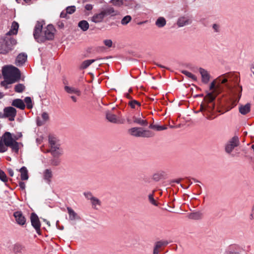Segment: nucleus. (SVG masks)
I'll return each instance as SVG.
<instances>
[{"label":"nucleus","mask_w":254,"mask_h":254,"mask_svg":"<svg viewBox=\"0 0 254 254\" xmlns=\"http://www.w3.org/2000/svg\"><path fill=\"white\" fill-rule=\"evenodd\" d=\"M8 147H10L12 151L16 153L18 152L19 143L12 138L10 132H5L0 140V152L3 153L6 151Z\"/></svg>","instance_id":"20e7f679"},{"label":"nucleus","mask_w":254,"mask_h":254,"mask_svg":"<svg viewBox=\"0 0 254 254\" xmlns=\"http://www.w3.org/2000/svg\"><path fill=\"white\" fill-rule=\"evenodd\" d=\"M128 133L132 136L139 137H151L154 135V133L149 130H145L140 127H134L129 129Z\"/></svg>","instance_id":"423d86ee"},{"label":"nucleus","mask_w":254,"mask_h":254,"mask_svg":"<svg viewBox=\"0 0 254 254\" xmlns=\"http://www.w3.org/2000/svg\"><path fill=\"white\" fill-rule=\"evenodd\" d=\"M68 213L69 214V218L70 220L73 221L75 219H79L80 217L77 213L70 207H67Z\"/></svg>","instance_id":"393cba45"},{"label":"nucleus","mask_w":254,"mask_h":254,"mask_svg":"<svg viewBox=\"0 0 254 254\" xmlns=\"http://www.w3.org/2000/svg\"><path fill=\"white\" fill-rule=\"evenodd\" d=\"M202 214L200 212H195L189 214V219L193 220H199L202 218Z\"/></svg>","instance_id":"c85d7f7f"},{"label":"nucleus","mask_w":254,"mask_h":254,"mask_svg":"<svg viewBox=\"0 0 254 254\" xmlns=\"http://www.w3.org/2000/svg\"><path fill=\"white\" fill-rule=\"evenodd\" d=\"M27 59L26 54L22 53L19 54L16 57L15 64L18 66L23 65Z\"/></svg>","instance_id":"dca6fc26"},{"label":"nucleus","mask_w":254,"mask_h":254,"mask_svg":"<svg viewBox=\"0 0 254 254\" xmlns=\"http://www.w3.org/2000/svg\"><path fill=\"white\" fill-rule=\"evenodd\" d=\"M17 2L18 3H21L22 4H25L24 2H23V0H16Z\"/></svg>","instance_id":"e2e57ef3"},{"label":"nucleus","mask_w":254,"mask_h":254,"mask_svg":"<svg viewBox=\"0 0 254 254\" xmlns=\"http://www.w3.org/2000/svg\"><path fill=\"white\" fill-rule=\"evenodd\" d=\"M67 13H66V12H64V11H62L61 13V14H60V16L61 17H62V18H65L66 16V14Z\"/></svg>","instance_id":"4d7b16f0"},{"label":"nucleus","mask_w":254,"mask_h":254,"mask_svg":"<svg viewBox=\"0 0 254 254\" xmlns=\"http://www.w3.org/2000/svg\"><path fill=\"white\" fill-rule=\"evenodd\" d=\"M64 90L66 92L69 94H75L77 96H80L81 93L80 91L77 88L73 87H69L65 86L64 87Z\"/></svg>","instance_id":"5701e85b"},{"label":"nucleus","mask_w":254,"mask_h":254,"mask_svg":"<svg viewBox=\"0 0 254 254\" xmlns=\"http://www.w3.org/2000/svg\"><path fill=\"white\" fill-rule=\"evenodd\" d=\"M43 24L38 21L35 26L33 35L35 39L38 43H44L46 40H52L54 39L56 29L51 25H48L42 30Z\"/></svg>","instance_id":"f03ea898"},{"label":"nucleus","mask_w":254,"mask_h":254,"mask_svg":"<svg viewBox=\"0 0 254 254\" xmlns=\"http://www.w3.org/2000/svg\"><path fill=\"white\" fill-rule=\"evenodd\" d=\"M24 102L26 104V107L28 109H31L33 107V103L31 98L29 97H26L24 99Z\"/></svg>","instance_id":"e433bc0d"},{"label":"nucleus","mask_w":254,"mask_h":254,"mask_svg":"<svg viewBox=\"0 0 254 254\" xmlns=\"http://www.w3.org/2000/svg\"><path fill=\"white\" fill-rule=\"evenodd\" d=\"M66 13L68 14H72L75 11V6H68L66 8Z\"/></svg>","instance_id":"a18cd8bd"},{"label":"nucleus","mask_w":254,"mask_h":254,"mask_svg":"<svg viewBox=\"0 0 254 254\" xmlns=\"http://www.w3.org/2000/svg\"><path fill=\"white\" fill-rule=\"evenodd\" d=\"M127 121L129 124L134 123L142 126H146L148 124L147 120L145 119L142 114H136L130 116L127 118Z\"/></svg>","instance_id":"6e6552de"},{"label":"nucleus","mask_w":254,"mask_h":254,"mask_svg":"<svg viewBox=\"0 0 254 254\" xmlns=\"http://www.w3.org/2000/svg\"><path fill=\"white\" fill-rule=\"evenodd\" d=\"M12 105L20 110H24L25 108V104L22 100L16 99L13 101Z\"/></svg>","instance_id":"412c9836"},{"label":"nucleus","mask_w":254,"mask_h":254,"mask_svg":"<svg viewBox=\"0 0 254 254\" xmlns=\"http://www.w3.org/2000/svg\"><path fill=\"white\" fill-rule=\"evenodd\" d=\"M239 79L238 75L233 73H226L221 75L214 79L210 84L208 93L204 98L207 102V108L213 109L214 104L213 101L219 92L226 90L232 98V107L227 111L231 110L237 105L241 96L242 87L239 84Z\"/></svg>","instance_id":"f257e3e1"},{"label":"nucleus","mask_w":254,"mask_h":254,"mask_svg":"<svg viewBox=\"0 0 254 254\" xmlns=\"http://www.w3.org/2000/svg\"><path fill=\"white\" fill-rule=\"evenodd\" d=\"M90 202L92 207L95 209H98L101 204V201L96 197L92 198Z\"/></svg>","instance_id":"7c9ffc66"},{"label":"nucleus","mask_w":254,"mask_h":254,"mask_svg":"<svg viewBox=\"0 0 254 254\" xmlns=\"http://www.w3.org/2000/svg\"><path fill=\"white\" fill-rule=\"evenodd\" d=\"M106 118L108 122L114 124H122L125 122V118L118 112L116 114L115 112H106Z\"/></svg>","instance_id":"0eeeda50"},{"label":"nucleus","mask_w":254,"mask_h":254,"mask_svg":"<svg viewBox=\"0 0 254 254\" xmlns=\"http://www.w3.org/2000/svg\"><path fill=\"white\" fill-rule=\"evenodd\" d=\"M0 180L2 182L6 183L7 182V178L5 173L0 169Z\"/></svg>","instance_id":"c03bdc74"},{"label":"nucleus","mask_w":254,"mask_h":254,"mask_svg":"<svg viewBox=\"0 0 254 254\" xmlns=\"http://www.w3.org/2000/svg\"><path fill=\"white\" fill-rule=\"evenodd\" d=\"M85 8L87 10H91L93 8V6L90 4H87L85 6Z\"/></svg>","instance_id":"5fc2aeb1"},{"label":"nucleus","mask_w":254,"mask_h":254,"mask_svg":"<svg viewBox=\"0 0 254 254\" xmlns=\"http://www.w3.org/2000/svg\"><path fill=\"white\" fill-rule=\"evenodd\" d=\"M19 25L17 22L13 21L11 25L10 30L6 33V36H9L11 35H15L17 34Z\"/></svg>","instance_id":"6ab92c4d"},{"label":"nucleus","mask_w":254,"mask_h":254,"mask_svg":"<svg viewBox=\"0 0 254 254\" xmlns=\"http://www.w3.org/2000/svg\"><path fill=\"white\" fill-rule=\"evenodd\" d=\"M129 105L130 107L136 110H140V103L136 100H132L129 102Z\"/></svg>","instance_id":"473e14b6"},{"label":"nucleus","mask_w":254,"mask_h":254,"mask_svg":"<svg viewBox=\"0 0 254 254\" xmlns=\"http://www.w3.org/2000/svg\"><path fill=\"white\" fill-rule=\"evenodd\" d=\"M70 98L71 99H72V100L74 102H75L77 101V97L76 96H74V95H71L70 96Z\"/></svg>","instance_id":"bf43d9fd"},{"label":"nucleus","mask_w":254,"mask_h":254,"mask_svg":"<svg viewBox=\"0 0 254 254\" xmlns=\"http://www.w3.org/2000/svg\"><path fill=\"white\" fill-rule=\"evenodd\" d=\"M110 3L117 7H122L124 3V0H111Z\"/></svg>","instance_id":"f704fd0d"},{"label":"nucleus","mask_w":254,"mask_h":254,"mask_svg":"<svg viewBox=\"0 0 254 254\" xmlns=\"http://www.w3.org/2000/svg\"><path fill=\"white\" fill-rule=\"evenodd\" d=\"M212 28L214 31L218 32L219 29V26L217 24H214L212 26Z\"/></svg>","instance_id":"864d4df0"},{"label":"nucleus","mask_w":254,"mask_h":254,"mask_svg":"<svg viewBox=\"0 0 254 254\" xmlns=\"http://www.w3.org/2000/svg\"><path fill=\"white\" fill-rule=\"evenodd\" d=\"M149 128L155 129L157 131H160L162 130H165L167 129V127L166 126H159L157 125H150L149 126Z\"/></svg>","instance_id":"58836bf2"},{"label":"nucleus","mask_w":254,"mask_h":254,"mask_svg":"<svg viewBox=\"0 0 254 254\" xmlns=\"http://www.w3.org/2000/svg\"><path fill=\"white\" fill-rule=\"evenodd\" d=\"M31 0H23L25 3H29Z\"/></svg>","instance_id":"0e129e2a"},{"label":"nucleus","mask_w":254,"mask_h":254,"mask_svg":"<svg viewBox=\"0 0 254 254\" xmlns=\"http://www.w3.org/2000/svg\"><path fill=\"white\" fill-rule=\"evenodd\" d=\"M2 75L4 80L0 85L7 88V85L11 84L18 81L20 78V71L18 68L13 65H7L2 68Z\"/></svg>","instance_id":"7ed1b4c3"},{"label":"nucleus","mask_w":254,"mask_h":254,"mask_svg":"<svg viewBox=\"0 0 254 254\" xmlns=\"http://www.w3.org/2000/svg\"><path fill=\"white\" fill-rule=\"evenodd\" d=\"M203 117L207 120H213L215 119L217 115L215 112H201Z\"/></svg>","instance_id":"2f4dec72"},{"label":"nucleus","mask_w":254,"mask_h":254,"mask_svg":"<svg viewBox=\"0 0 254 254\" xmlns=\"http://www.w3.org/2000/svg\"><path fill=\"white\" fill-rule=\"evenodd\" d=\"M131 16L126 15L122 19L121 23L123 25H126L131 21Z\"/></svg>","instance_id":"4c0bfd02"},{"label":"nucleus","mask_w":254,"mask_h":254,"mask_svg":"<svg viewBox=\"0 0 254 254\" xmlns=\"http://www.w3.org/2000/svg\"><path fill=\"white\" fill-rule=\"evenodd\" d=\"M240 144L239 137L235 135L229 139L226 143L225 146V150L226 153L231 154L234 148L238 146Z\"/></svg>","instance_id":"1a4fd4ad"},{"label":"nucleus","mask_w":254,"mask_h":254,"mask_svg":"<svg viewBox=\"0 0 254 254\" xmlns=\"http://www.w3.org/2000/svg\"><path fill=\"white\" fill-rule=\"evenodd\" d=\"M49 142L50 145V149L58 148L60 144L58 142L57 138L53 136H49Z\"/></svg>","instance_id":"4be33fe9"},{"label":"nucleus","mask_w":254,"mask_h":254,"mask_svg":"<svg viewBox=\"0 0 254 254\" xmlns=\"http://www.w3.org/2000/svg\"><path fill=\"white\" fill-rule=\"evenodd\" d=\"M16 41L9 36H4L0 39V54L6 55L12 51Z\"/></svg>","instance_id":"39448f33"},{"label":"nucleus","mask_w":254,"mask_h":254,"mask_svg":"<svg viewBox=\"0 0 254 254\" xmlns=\"http://www.w3.org/2000/svg\"><path fill=\"white\" fill-rule=\"evenodd\" d=\"M159 254V250H158V249L154 248L153 254Z\"/></svg>","instance_id":"052dcab7"},{"label":"nucleus","mask_w":254,"mask_h":254,"mask_svg":"<svg viewBox=\"0 0 254 254\" xmlns=\"http://www.w3.org/2000/svg\"><path fill=\"white\" fill-rule=\"evenodd\" d=\"M49 119V115L46 112L41 113L37 117V124L39 126L43 125Z\"/></svg>","instance_id":"f3484780"},{"label":"nucleus","mask_w":254,"mask_h":254,"mask_svg":"<svg viewBox=\"0 0 254 254\" xmlns=\"http://www.w3.org/2000/svg\"><path fill=\"white\" fill-rule=\"evenodd\" d=\"M21 175V179L23 181L27 180L28 179V171L26 167H22L19 170Z\"/></svg>","instance_id":"c756f323"},{"label":"nucleus","mask_w":254,"mask_h":254,"mask_svg":"<svg viewBox=\"0 0 254 254\" xmlns=\"http://www.w3.org/2000/svg\"><path fill=\"white\" fill-rule=\"evenodd\" d=\"M105 16H110L111 17L116 16L120 14L118 10L115 9L111 6H108L102 9Z\"/></svg>","instance_id":"ddd939ff"},{"label":"nucleus","mask_w":254,"mask_h":254,"mask_svg":"<svg viewBox=\"0 0 254 254\" xmlns=\"http://www.w3.org/2000/svg\"><path fill=\"white\" fill-rule=\"evenodd\" d=\"M49 152L55 158H58L63 154V151L59 146L58 148L50 149Z\"/></svg>","instance_id":"bb28decb"},{"label":"nucleus","mask_w":254,"mask_h":254,"mask_svg":"<svg viewBox=\"0 0 254 254\" xmlns=\"http://www.w3.org/2000/svg\"><path fill=\"white\" fill-rule=\"evenodd\" d=\"M104 44L108 48H110L112 46V41L111 40L107 39L104 41Z\"/></svg>","instance_id":"09e8293b"},{"label":"nucleus","mask_w":254,"mask_h":254,"mask_svg":"<svg viewBox=\"0 0 254 254\" xmlns=\"http://www.w3.org/2000/svg\"><path fill=\"white\" fill-rule=\"evenodd\" d=\"M181 180H182V179H178L174 180V182L179 184V183H180V182H181Z\"/></svg>","instance_id":"680f3d73"},{"label":"nucleus","mask_w":254,"mask_h":254,"mask_svg":"<svg viewBox=\"0 0 254 254\" xmlns=\"http://www.w3.org/2000/svg\"><path fill=\"white\" fill-rule=\"evenodd\" d=\"M25 89V86L22 84H18L15 86L14 90L16 92H22Z\"/></svg>","instance_id":"a19ab883"},{"label":"nucleus","mask_w":254,"mask_h":254,"mask_svg":"<svg viewBox=\"0 0 254 254\" xmlns=\"http://www.w3.org/2000/svg\"><path fill=\"white\" fill-rule=\"evenodd\" d=\"M3 97V94L1 92H0V99H1Z\"/></svg>","instance_id":"774afa93"},{"label":"nucleus","mask_w":254,"mask_h":254,"mask_svg":"<svg viewBox=\"0 0 254 254\" xmlns=\"http://www.w3.org/2000/svg\"><path fill=\"white\" fill-rule=\"evenodd\" d=\"M25 251L24 247L20 244H15L13 248V251L15 254H22Z\"/></svg>","instance_id":"a878e982"},{"label":"nucleus","mask_w":254,"mask_h":254,"mask_svg":"<svg viewBox=\"0 0 254 254\" xmlns=\"http://www.w3.org/2000/svg\"><path fill=\"white\" fill-rule=\"evenodd\" d=\"M199 71L201 74L202 82L205 84L207 83L209 81L210 77L209 72L202 68H199Z\"/></svg>","instance_id":"a211bd4d"},{"label":"nucleus","mask_w":254,"mask_h":254,"mask_svg":"<svg viewBox=\"0 0 254 254\" xmlns=\"http://www.w3.org/2000/svg\"><path fill=\"white\" fill-rule=\"evenodd\" d=\"M105 17L103 10H101L99 12L95 13L90 18V20L95 23H99L102 22Z\"/></svg>","instance_id":"f8f14e48"},{"label":"nucleus","mask_w":254,"mask_h":254,"mask_svg":"<svg viewBox=\"0 0 254 254\" xmlns=\"http://www.w3.org/2000/svg\"><path fill=\"white\" fill-rule=\"evenodd\" d=\"M53 176L52 171L51 169H46L43 173L44 179L48 183H50Z\"/></svg>","instance_id":"b1692460"},{"label":"nucleus","mask_w":254,"mask_h":254,"mask_svg":"<svg viewBox=\"0 0 254 254\" xmlns=\"http://www.w3.org/2000/svg\"><path fill=\"white\" fill-rule=\"evenodd\" d=\"M79 27L81 28L83 31H87L89 28V24L86 20L80 21L78 24Z\"/></svg>","instance_id":"72a5a7b5"},{"label":"nucleus","mask_w":254,"mask_h":254,"mask_svg":"<svg viewBox=\"0 0 254 254\" xmlns=\"http://www.w3.org/2000/svg\"><path fill=\"white\" fill-rule=\"evenodd\" d=\"M251 110V104H246L245 106H241L239 107V111H250Z\"/></svg>","instance_id":"37998d69"},{"label":"nucleus","mask_w":254,"mask_h":254,"mask_svg":"<svg viewBox=\"0 0 254 254\" xmlns=\"http://www.w3.org/2000/svg\"><path fill=\"white\" fill-rule=\"evenodd\" d=\"M148 199L149 202L153 205L155 206H158V203L155 200L154 198V194L153 193L149 194L148 195Z\"/></svg>","instance_id":"79ce46f5"},{"label":"nucleus","mask_w":254,"mask_h":254,"mask_svg":"<svg viewBox=\"0 0 254 254\" xmlns=\"http://www.w3.org/2000/svg\"><path fill=\"white\" fill-rule=\"evenodd\" d=\"M251 70L252 72L253 73L254 70V65H252L251 66Z\"/></svg>","instance_id":"338daca9"},{"label":"nucleus","mask_w":254,"mask_h":254,"mask_svg":"<svg viewBox=\"0 0 254 254\" xmlns=\"http://www.w3.org/2000/svg\"><path fill=\"white\" fill-rule=\"evenodd\" d=\"M96 60H87L82 62L80 65V68L85 69L87 68L90 64L94 63Z\"/></svg>","instance_id":"c9c22d12"},{"label":"nucleus","mask_w":254,"mask_h":254,"mask_svg":"<svg viewBox=\"0 0 254 254\" xmlns=\"http://www.w3.org/2000/svg\"><path fill=\"white\" fill-rule=\"evenodd\" d=\"M167 244H168V243L165 242H161V241L157 242L155 244V246L154 248L159 249L163 245H167Z\"/></svg>","instance_id":"49530a36"},{"label":"nucleus","mask_w":254,"mask_h":254,"mask_svg":"<svg viewBox=\"0 0 254 254\" xmlns=\"http://www.w3.org/2000/svg\"><path fill=\"white\" fill-rule=\"evenodd\" d=\"M3 111H16V110L13 107H9L4 108Z\"/></svg>","instance_id":"603ef678"},{"label":"nucleus","mask_w":254,"mask_h":254,"mask_svg":"<svg viewBox=\"0 0 254 254\" xmlns=\"http://www.w3.org/2000/svg\"><path fill=\"white\" fill-rule=\"evenodd\" d=\"M192 20L189 16H182L180 17L177 20V25L179 27H182L191 23Z\"/></svg>","instance_id":"9b49d317"},{"label":"nucleus","mask_w":254,"mask_h":254,"mask_svg":"<svg viewBox=\"0 0 254 254\" xmlns=\"http://www.w3.org/2000/svg\"><path fill=\"white\" fill-rule=\"evenodd\" d=\"M182 73L184 74H185V75H186L187 77L191 78L192 80H193L194 81H195L197 79V78H196L195 75H194L192 73H191V72H189L188 71L183 70L182 71Z\"/></svg>","instance_id":"ea45409f"},{"label":"nucleus","mask_w":254,"mask_h":254,"mask_svg":"<svg viewBox=\"0 0 254 254\" xmlns=\"http://www.w3.org/2000/svg\"><path fill=\"white\" fill-rule=\"evenodd\" d=\"M31 222L32 226L35 229L37 233L40 232L41 223L38 216L34 213L31 214Z\"/></svg>","instance_id":"9d476101"},{"label":"nucleus","mask_w":254,"mask_h":254,"mask_svg":"<svg viewBox=\"0 0 254 254\" xmlns=\"http://www.w3.org/2000/svg\"><path fill=\"white\" fill-rule=\"evenodd\" d=\"M16 112H0V118H8L9 121H14Z\"/></svg>","instance_id":"aec40b11"},{"label":"nucleus","mask_w":254,"mask_h":254,"mask_svg":"<svg viewBox=\"0 0 254 254\" xmlns=\"http://www.w3.org/2000/svg\"><path fill=\"white\" fill-rule=\"evenodd\" d=\"M250 219L251 220H253L254 219V215H253V214L252 213L250 215Z\"/></svg>","instance_id":"69168bd1"},{"label":"nucleus","mask_w":254,"mask_h":254,"mask_svg":"<svg viewBox=\"0 0 254 254\" xmlns=\"http://www.w3.org/2000/svg\"><path fill=\"white\" fill-rule=\"evenodd\" d=\"M8 172L9 175L10 176L12 177V176H13L14 172H13V171L11 169H8Z\"/></svg>","instance_id":"13d9d810"},{"label":"nucleus","mask_w":254,"mask_h":254,"mask_svg":"<svg viewBox=\"0 0 254 254\" xmlns=\"http://www.w3.org/2000/svg\"><path fill=\"white\" fill-rule=\"evenodd\" d=\"M60 161L57 158H54L51 160V165L53 166H58L60 164Z\"/></svg>","instance_id":"de8ad7c7"},{"label":"nucleus","mask_w":254,"mask_h":254,"mask_svg":"<svg viewBox=\"0 0 254 254\" xmlns=\"http://www.w3.org/2000/svg\"><path fill=\"white\" fill-rule=\"evenodd\" d=\"M13 216L17 223L20 225H23L26 223V218L21 211H16Z\"/></svg>","instance_id":"4468645a"},{"label":"nucleus","mask_w":254,"mask_h":254,"mask_svg":"<svg viewBox=\"0 0 254 254\" xmlns=\"http://www.w3.org/2000/svg\"><path fill=\"white\" fill-rule=\"evenodd\" d=\"M241 248L237 245H231L225 251V254H242Z\"/></svg>","instance_id":"2eb2a0df"},{"label":"nucleus","mask_w":254,"mask_h":254,"mask_svg":"<svg viewBox=\"0 0 254 254\" xmlns=\"http://www.w3.org/2000/svg\"><path fill=\"white\" fill-rule=\"evenodd\" d=\"M84 195L87 199L90 201L94 197L91 192L84 193Z\"/></svg>","instance_id":"8fccbe9b"},{"label":"nucleus","mask_w":254,"mask_h":254,"mask_svg":"<svg viewBox=\"0 0 254 254\" xmlns=\"http://www.w3.org/2000/svg\"><path fill=\"white\" fill-rule=\"evenodd\" d=\"M166 24V20L163 17H159L155 22V25L158 28H162Z\"/></svg>","instance_id":"cd10ccee"},{"label":"nucleus","mask_w":254,"mask_h":254,"mask_svg":"<svg viewBox=\"0 0 254 254\" xmlns=\"http://www.w3.org/2000/svg\"><path fill=\"white\" fill-rule=\"evenodd\" d=\"M161 178V176L158 174H155L153 176V179L157 181H159Z\"/></svg>","instance_id":"3c124183"},{"label":"nucleus","mask_w":254,"mask_h":254,"mask_svg":"<svg viewBox=\"0 0 254 254\" xmlns=\"http://www.w3.org/2000/svg\"><path fill=\"white\" fill-rule=\"evenodd\" d=\"M19 186L22 190H24L25 188V184L24 182H19Z\"/></svg>","instance_id":"6e6d98bb"}]
</instances>
